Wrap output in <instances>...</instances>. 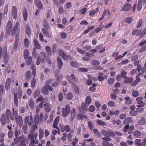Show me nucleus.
Here are the masks:
<instances>
[{
  "mask_svg": "<svg viewBox=\"0 0 146 146\" xmlns=\"http://www.w3.org/2000/svg\"><path fill=\"white\" fill-rule=\"evenodd\" d=\"M25 137L23 136H20L19 137H17L14 139V141L15 143H17L21 141L20 143L19 144L18 146H26V144L25 143Z\"/></svg>",
  "mask_w": 146,
  "mask_h": 146,
  "instance_id": "obj_1",
  "label": "nucleus"
},
{
  "mask_svg": "<svg viewBox=\"0 0 146 146\" xmlns=\"http://www.w3.org/2000/svg\"><path fill=\"white\" fill-rule=\"evenodd\" d=\"M70 112V106L68 105H66L65 108H63L62 110V113L63 116L66 117Z\"/></svg>",
  "mask_w": 146,
  "mask_h": 146,
  "instance_id": "obj_2",
  "label": "nucleus"
},
{
  "mask_svg": "<svg viewBox=\"0 0 146 146\" xmlns=\"http://www.w3.org/2000/svg\"><path fill=\"white\" fill-rule=\"evenodd\" d=\"M43 119V114L41 113L39 116L38 114H36L35 117L34 121L36 124H38L39 121H42Z\"/></svg>",
  "mask_w": 146,
  "mask_h": 146,
  "instance_id": "obj_3",
  "label": "nucleus"
},
{
  "mask_svg": "<svg viewBox=\"0 0 146 146\" xmlns=\"http://www.w3.org/2000/svg\"><path fill=\"white\" fill-rule=\"evenodd\" d=\"M66 78L71 84H73L74 82L77 81L76 77L73 74H71L70 76H66Z\"/></svg>",
  "mask_w": 146,
  "mask_h": 146,
  "instance_id": "obj_4",
  "label": "nucleus"
},
{
  "mask_svg": "<svg viewBox=\"0 0 146 146\" xmlns=\"http://www.w3.org/2000/svg\"><path fill=\"white\" fill-rule=\"evenodd\" d=\"M48 90L52 91V88L50 86L47 85H46L43 87L42 90V92L44 94L48 93Z\"/></svg>",
  "mask_w": 146,
  "mask_h": 146,
  "instance_id": "obj_5",
  "label": "nucleus"
},
{
  "mask_svg": "<svg viewBox=\"0 0 146 146\" xmlns=\"http://www.w3.org/2000/svg\"><path fill=\"white\" fill-rule=\"evenodd\" d=\"M131 5L130 4L127 3L123 6L122 10L125 11H128L131 8Z\"/></svg>",
  "mask_w": 146,
  "mask_h": 146,
  "instance_id": "obj_6",
  "label": "nucleus"
},
{
  "mask_svg": "<svg viewBox=\"0 0 146 146\" xmlns=\"http://www.w3.org/2000/svg\"><path fill=\"white\" fill-rule=\"evenodd\" d=\"M12 27L13 26L11 22L9 21L6 28L7 31L8 33L9 34L11 32L12 29Z\"/></svg>",
  "mask_w": 146,
  "mask_h": 146,
  "instance_id": "obj_7",
  "label": "nucleus"
},
{
  "mask_svg": "<svg viewBox=\"0 0 146 146\" xmlns=\"http://www.w3.org/2000/svg\"><path fill=\"white\" fill-rule=\"evenodd\" d=\"M29 117L28 116H26L25 119V121L27 124L30 125L33 122V119L32 116L30 117V121H29Z\"/></svg>",
  "mask_w": 146,
  "mask_h": 146,
  "instance_id": "obj_8",
  "label": "nucleus"
},
{
  "mask_svg": "<svg viewBox=\"0 0 146 146\" xmlns=\"http://www.w3.org/2000/svg\"><path fill=\"white\" fill-rule=\"evenodd\" d=\"M12 13L13 18L16 19L17 17V8L15 6H13L12 7Z\"/></svg>",
  "mask_w": 146,
  "mask_h": 146,
  "instance_id": "obj_9",
  "label": "nucleus"
},
{
  "mask_svg": "<svg viewBox=\"0 0 146 146\" xmlns=\"http://www.w3.org/2000/svg\"><path fill=\"white\" fill-rule=\"evenodd\" d=\"M59 119V117H57L56 118L55 121H54L53 124V127L54 128H56L58 130H59V128L57 126V125L58 123V121Z\"/></svg>",
  "mask_w": 146,
  "mask_h": 146,
  "instance_id": "obj_10",
  "label": "nucleus"
},
{
  "mask_svg": "<svg viewBox=\"0 0 146 146\" xmlns=\"http://www.w3.org/2000/svg\"><path fill=\"white\" fill-rule=\"evenodd\" d=\"M58 53L60 56L61 57H62L65 60H68V56L64 54L62 50H59Z\"/></svg>",
  "mask_w": 146,
  "mask_h": 146,
  "instance_id": "obj_11",
  "label": "nucleus"
},
{
  "mask_svg": "<svg viewBox=\"0 0 146 146\" xmlns=\"http://www.w3.org/2000/svg\"><path fill=\"white\" fill-rule=\"evenodd\" d=\"M36 5L38 7L39 9H43V6L42 4V3L40 0H35Z\"/></svg>",
  "mask_w": 146,
  "mask_h": 146,
  "instance_id": "obj_12",
  "label": "nucleus"
},
{
  "mask_svg": "<svg viewBox=\"0 0 146 146\" xmlns=\"http://www.w3.org/2000/svg\"><path fill=\"white\" fill-rule=\"evenodd\" d=\"M60 129L62 132H64V131H69L70 130V127L68 125L66 126L64 128L63 126H61L60 127Z\"/></svg>",
  "mask_w": 146,
  "mask_h": 146,
  "instance_id": "obj_13",
  "label": "nucleus"
},
{
  "mask_svg": "<svg viewBox=\"0 0 146 146\" xmlns=\"http://www.w3.org/2000/svg\"><path fill=\"white\" fill-rule=\"evenodd\" d=\"M17 94L19 99L21 98L22 94V88L20 86L18 87Z\"/></svg>",
  "mask_w": 146,
  "mask_h": 146,
  "instance_id": "obj_14",
  "label": "nucleus"
},
{
  "mask_svg": "<svg viewBox=\"0 0 146 146\" xmlns=\"http://www.w3.org/2000/svg\"><path fill=\"white\" fill-rule=\"evenodd\" d=\"M16 120L17 122L19 124L20 126L21 125L23 122V121L22 119V117L21 116L19 115L17 118H16Z\"/></svg>",
  "mask_w": 146,
  "mask_h": 146,
  "instance_id": "obj_15",
  "label": "nucleus"
},
{
  "mask_svg": "<svg viewBox=\"0 0 146 146\" xmlns=\"http://www.w3.org/2000/svg\"><path fill=\"white\" fill-rule=\"evenodd\" d=\"M133 79L132 78H129L127 77L124 78V81L125 83H130L133 81Z\"/></svg>",
  "mask_w": 146,
  "mask_h": 146,
  "instance_id": "obj_16",
  "label": "nucleus"
},
{
  "mask_svg": "<svg viewBox=\"0 0 146 146\" xmlns=\"http://www.w3.org/2000/svg\"><path fill=\"white\" fill-rule=\"evenodd\" d=\"M19 25V24L17 22L16 23L14 27L12 32L11 34L12 35H14L15 33L16 32L17 30Z\"/></svg>",
  "mask_w": 146,
  "mask_h": 146,
  "instance_id": "obj_17",
  "label": "nucleus"
},
{
  "mask_svg": "<svg viewBox=\"0 0 146 146\" xmlns=\"http://www.w3.org/2000/svg\"><path fill=\"white\" fill-rule=\"evenodd\" d=\"M1 121L3 125H4L6 123V119L5 114H3L1 115Z\"/></svg>",
  "mask_w": 146,
  "mask_h": 146,
  "instance_id": "obj_18",
  "label": "nucleus"
},
{
  "mask_svg": "<svg viewBox=\"0 0 146 146\" xmlns=\"http://www.w3.org/2000/svg\"><path fill=\"white\" fill-rule=\"evenodd\" d=\"M25 32L27 35L29 36H30L31 34V31L30 28L28 25H26L25 29Z\"/></svg>",
  "mask_w": 146,
  "mask_h": 146,
  "instance_id": "obj_19",
  "label": "nucleus"
},
{
  "mask_svg": "<svg viewBox=\"0 0 146 146\" xmlns=\"http://www.w3.org/2000/svg\"><path fill=\"white\" fill-rule=\"evenodd\" d=\"M13 114L12 115L11 117V119L13 120H14L16 118V117L17 115V111L16 110H14V109H13Z\"/></svg>",
  "mask_w": 146,
  "mask_h": 146,
  "instance_id": "obj_20",
  "label": "nucleus"
},
{
  "mask_svg": "<svg viewBox=\"0 0 146 146\" xmlns=\"http://www.w3.org/2000/svg\"><path fill=\"white\" fill-rule=\"evenodd\" d=\"M34 45L35 46L37 49L40 48V46L38 42L36 39H34Z\"/></svg>",
  "mask_w": 146,
  "mask_h": 146,
  "instance_id": "obj_21",
  "label": "nucleus"
},
{
  "mask_svg": "<svg viewBox=\"0 0 146 146\" xmlns=\"http://www.w3.org/2000/svg\"><path fill=\"white\" fill-rule=\"evenodd\" d=\"M11 81L10 78H8L6 80V88L8 89L10 86V83Z\"/></svg>",
  "mask_w": 146,
  "mask_h": 146,
  "instance_id": "obj_22",
  "label": "nucleus"
},
{
  "mask_svg": "<svg viewBox=\"0 0 146 146\" xmlns=\"http://www.w3.org/2000/svg\"><path fill=\"white\" fill-rule=\"evenodd\" d=\"M23 16L24 20H27L28 17V13L26 9H24L23 11Z\"/></svg>",
  "mask_w": 146,
  "mask_h": 146,
  "instance_id": "obj_23",
  "label": "nucleus"
},
{
  "mask_svg": "<svg viewBox=\"0 0 146 146\" xmlns=\"http://www.w3.org/2000/svg\"><path fill=\"white\" fill-rule=\"evenodd\" d=\"M103 14L105 16H106L107 17H108L110 15V13L109 10L107 9L104 10L103 13Z\"/></svg>",
  "mask_w": 146,
  "mask_h": 146,
  "instance_id": "obj_24",
  "label": "nucleus"
},
{
  "mask_svg": "<svg viewBox=\"0 0 146 146\" xmlns=\"http://www.w3.org/2000/svg\"><path fill=\"white\" fill-rule=\"evenodd\" d=\"M125 103L127 104H131L132 103L131 99L129 97H126L125 98Z\"/></svg>",
  "mask_w": 146,
  "mask_h": 146,
  "instance_id": "obj_25",
  "label": "nucleus"
},
{
  "mask_svg": "<svg viewBox=\"0 0 146 146\" xmlns=\"http://www.w3.org/2000/svg\"><path fill=\"white\" fill-rule=\"evenodd\" d=\"M44 106L45 107V109L47 112H48L50 110L51 108L48 103H45L44 104Z\"/></svg>",
  "mask_w": 146,
  "mask_h": 146,
  "instance_id": "obj_26",
  "label": "nucleus"
},
{
  "mask_svg": "<svg viewBox=\"0 0 146 146\" xmlns=\"http://www.w3.org/2000/svg\"><path fill=\"white\" fill-rule=\"evenodd\" d=\"M31 73L30 71H27L25 74V78L27 80H29L30 78Z\"/></svg>",
  "mask_w": 146,
  "mask_h": 146,
  "instance_id": "obj_27",
  "label": "nucleus"
},
{
  "mask_svg": "<svg viewBox=\"0 0 146 146\" xmlns=\"http://www.w3.org/2000/svg\"><path fill=\"white\" fill-rule=\"evenodd\" d=\"M104 74L102 73H100L98 74V79L100 81H102L104 80V77L102 76Z\"/></svg>",
  "mask_w": 146,
  "mask_h": 146,
  "instance_id": "obj_28",
  "label": "nucleus"
},
{
  "mask_svg": "<svg viewBox=\"0 0 146 146\" xmlns=\"http://www.w3.org/2000/svg\"><path fill=\"white\" fill-rule=\"evenodd\" d=\"M57 61L59 68H61L62 65V62L61 59L59 58H58Z\"/></svg>",
  "mask_w": 146,
  "mask_h": 146,
  "instance_id": "obj_29",
  "label": "nucleus"
},
{
  "mask_svg": "<svg viewBox=\"0 0 146 146\" xmlns=\"http://www.w3.org/2000/svg\"><path fill=\"white\" fill-rule=\"evenodd\" d=\"M142 0H139L138 2L137 9L138 11H140L142 7Z\"/></svg>",
  "mask_w": 146,
  "mask_h": 146,
  "instance_id": "obj_30",
  "label": "nucleus"
},
{
  "mask_svg": "<svg viewBox=\"0 0 146 146\" xmlns=\"http://www.w3.org/2000/svg\"><path fill=\"white\" fill-rule=\"evenodd\" d=\"M29 50L26 49L25 50L24 53V58L25 59H26L27 58L29 57Z\"/></svg>",
  "mask_w": 146,
  "mask_h": 146,
  "instance_id": "obj_31",
  "label": "nucleus"
},
{
  "mask_svg": "<svg viewBox=\"0 0 146 146\" xmlns=\"http://www.w3.org/2000/svg\"><path fill=\"white\" fill-rule=\"evenodd\" d=\"M39 139L40 140H41L43 138L44 135V132L43 130L40 129L39 130Z\"/></svg>",
  "mask_w": 146,
  "mask_h": 146,
  "instance_id": "obj_32",
  "label": "nucleus"
},
{
  "mask_svg": "<svg viewBox=\"0 0 146 146\" xmlns=\"http://www.w3.org/2000/svg\"><path fill=\"white\" fill-rule=\"evenodd\" d=\"M95 9H96L95 10L92 11L90 12L89 13V15L90 16H92L94 15H95L96 14V12H98V11H99V9L98 8H96Z\"/></svg>",
  "mask_w": 146,
  "mask_h": 146,
  "instance_id": "obj_33",
  "label": "nucleus"
},
{
  "mask_svg": "<svg viewBox=\"0 0 146 146\" xmlns=\"http://www.w3.org/2000/svg\"><path fill=\"white\" fill-rule=\"evenodd\" d=\"M139 75H138L136 77V80L135 81H134L132 83V85H135L137 84L138 82L140 81L141 79L140 78H139Z\"/></svg>",
  "mask_w": 146,
  "mask_h": 146,
  "instance_id": "obj_34",
  "label": "nucleus"
},
{
  "mask_svg": "<svg viewBox=\"0 0 146 146\" xmlns=\"http://www.w3.org/2000/svg\"><path fill=\"white\" fill-rule=\"evenodd\" d=\"M26 60V63L28 65H29L32 64H33L32 60V57L31 56H29L27 58Z\"/></svg>",
  "mask_w": 146,
  "mask_h": 146,
  "instance_id": "obj_35",
  "label": "nucleus"
},
{
  "mask_svg": "<svg viewBox=\"0 0 146 146\" xmlns=\"http://www.w3.org/2000/svg\"><path fill=\"white\" fill-rule=\"evenodd\" d=\"M115 79L114 78H109L108 79V83L109 84H112L114 82Z\"/></svg>",
  "mask_w": 146,
  "mask_h": 146,
  "instance_id": "obj_36",
  "label": "nucleus"
},
{
  "mask_svg": "<svg viewBox=\"0 0 146 146\" xmlns=\"http://www.w3.org/2000/svg\"><path fill=\"white\" fill-rule=\"evenodd\" d=\"M91 63L93 65H98L100 64L99 61L96 60H93L91 61Z\"/></svg>",
  "mask_w": 146,
  "mask_h": 146,
  "instance_id": "obj_37",
  "label": "nucleus"
},
{
  "mask_svg": "<svg viewBox=\"0 0 146 146\" xmlns=\"http://www.w3.org/2000/svg\"><path fill=\"white\" fill-rule=\"evenodd\" d=\"M3 57L4 59L5 62L6 63H7L9 59V56L7 53H5V55L3 56Z\"/></svg>",
  "mask_w": 146,
  "mask_h": 146,
  "instance_id": "obj_38",
  "label": "nucleus"
},
{
  "mask_svg": "<svg viewBox=\"0 0 146 146\" xmlns=\"http://www.w3.org/2000/svg\"><path fill=\"white\" fill-rule=\"evenodd\" d=\"M34 132V131H32V133H31L29 135L28 137L29 138L31 139V141H34V135H33V133Z\"/></svg>",
  "mask_w": 146,
  "mask_h": 146,
  "instance_id": "obj_39",
  "label": "nucleus"
},
{
  "mask_svg": "<svg viewBox=\"0 0 146 146\" xmlns=\"http://www.w3.org/2000/svg\"><path fill=\"white\" fill-rule=\"evenodd\" d=\"M135 144L137 145L140 146L142 145V143H141V140L140 139H137L135 140Z\"/></svg>",
  "mask_w": 146,
  "mask_h": 146,
  "instance_id": "obj_40",
  "label": "nucleus"
},
{
  "mask_svg": "<svg viewBox=\"0 0 146 146\" xmlns=\"http://www.w3.org/2000/svg\"><path fill=\"white\" fill-rule=\"evenodd\" d=\"M96 122L98 124L101 125H105L104 122L100 119L97 120Z\"/></svg>",
  "mask_w": 146,
  "mask_h": 146,
  "instance_id": "obj_41",
  "label": "nucleus"
},
{
  "mask_svg": "<svg viewBox=\"0 0 146 146\" xmlns=\"http://www.w3.org/2000/svg\"><path fill=\"white\" fill-rule=\"evenodd\" d=\"M96 84H93L92 86H91L89 90L90 91H93L96 90Z\"/></svg>",
  "mask_w": 146,
  "mask_h": 146,
  "instance_id": "obj_42",
  "label": "nucleus"
},
{
  "mask_svg": "<svg viewBox=\"0 0 146 146\" xmlns=\"http://www.w3.org/2000/svg\"><path fill=\"white\" fill-rule=\"evenodd\" d=\"M88 9L86 8L81 9L80 11V13L82 14H84L87 11Z\"/></svg>",
  "mask_w": 146,
  "mask_h": 146,
  "instance_id": "obj_43",
  "label": "nucleus"
},
{
  "mask_svg": "<svg viewBox=\"0 0 146 146\" xmlns=\"http://www.w3.org/2000/svg\"><path fill=\"white\" fill-rule=\"evenodd\" d=\"M95 109V107L93 105L90 106L88 108L89 110L91 112L94 111Z\"/></svg>",
  "mask_w": 146,
  "mask_h": 146,
  "instance_id": "obj_44",
  "label": "nucleus"
},
{
  "mask_svg": "<svg viewBox=\"0 0 146 146\" xmlns=\"http://www.w3.org/2000/svg\"><path fill=\"white\" fill-rule=\"evenodd\" d=\"M137 104H138L137 106L144 107L145 105L142 101H138Z\"/></svg>",
  "mask_w": 146,
  "mask_h": 146,
  "instance_id": "obj_45",
  "label": "nucleus"
},
{
  "mask_svg": "<svg viewBox=\"0 0 146 146\" xmlns=\"http://www.w3.org/2000/svg\"><path fill=\"white\" fill-rule=\"evenodd\" d=\"M145 119L142 118L141 120L138 121V123L139 124L141 125H144L145 123Z\"/></svg>",
  "mask_w": 146,
  "mask_h": 146,
  "instance_id": "obj_46",
  "label": "nucleus"
},
{
  "mask_svg": "<svg viewBox=\"0 0 146 146\" xmlns=\"http://www.w3.org/2000/svg\"><path fill=\"white\" fill-rule=\"evenodd\" d=\"M70 64L72 66L74 67H77L79 66L77 63L75 62H70Z\"/></svg>",
  "mask_w": 146,
  "mask_h": 146,
  "instance_id": "obj_47",
  "label": "nucleus"
},
{
  "mask_svg": "<svg viewBox=\"0 0 146 146\" xmlns=\"http://www.w3.org/2000/svg\"><path fill=\"white\" fill-rule=\"evenodd\" d=\"M88 123L89 128L91 130H92L94 128L93 123L91 121H88Z\"/></svg>",
  "mask_w": 146,
  "mask_h": 146,
  "instance_id": "obj_48",
  "label": "nucleus"
},
{
  "mask_svg": "<svg viewBox=\"0 0 146 146\" xmlns=\"http://www.w3.org/2000/svg\"><path fill=\"white\" fill-rule=\"evenodd\" d=\"M88 77L89 79H91L92 80L94 81H96L97 80L96 77L95 76H92L90 75H88Z\"/></svg>",
  "mask_w": 146,
  "mask_h": 146,
  "instance_id": "obj_49",
  "label": "nucleus"
},
{
  "mask_svg": "<svg viewBox=\"0 0 146 146\" xmlns=\"http://www.w3.org/2000/svg\"><path fill=\"white\" fill-rule=\"evenodd\" d=\"M73 97V95L72 93H68L67 95V98L69 100H71Z\"/></svg>",
  "mask_w": 146,
  "mask_h": 146,
  "instance_id": "obj_50",
  "label": "nucleus"
},
{
  "mask_svg": "<svg viewBox=\"0 0 146 146\" xmlns=\"http://www.w3.org/2000/svg\"><path fill=\"white\" fill-rule=\"evenodd\" d=\"M137 108L136 109L137 111L138 112H141L143 111L144 109L142 108L143 107L137 106Z\"/></svg>",
  "mask_w": 146,
  "mask_h": 146,
  "instance_id": "obj_51",
  "label": "nucleus"
},
{
  "mask_svg": "<svg viewBox=\"0 0 146 146\" xmlns=\"http://www.w3.org/2000/svg\"><path fill=\"white\" fill-rule=\"evenodd\" d=\"M93 27L94 26H91L89 27L88 29H86L85 31L84 32V33L85 34L88 33L91 29L93 28Z\"/></svg>",
  "mask_w": 146,
  "mask_h": 146,
  "instance_id": "obj_52",
  "label": "nucleus"
},
{
  "mask_svg": "<svg viewBox=\"0 0 146 146\" xmlns=\"http://www.w3.org/2000/svg\"><path fill=\"white\" fill-rule=\"evenodd\" d=\"M91 102V99L90 97V96H88L86 98V103L89 104Z\"/></svg>",
  "mask_w": 146,
  "mask_h": 146,
  "instance_id": "obj_53",
  "label": "nucleus"
},
{
  "mask_svg": "<svg viewBox=\"0 0 146 146\" xmlns=\"http://www.w3.org/2000/svg\"><path fill=\"white\" fill-rule=\"evenodd\" d=\"M40 93V90H37L35 91L34 93V96L35 98Z\"/></svg>",
  "mask_w": 146,
  "mask_h": 146,
  "instance_id": "obj_54",
  "label": "nucleus"
},
{
  "mask_svg": "<svg viewBox=\"0 0 146 146\" xmlns=\"http://www.w3.org/2000/svg\"><path fill=\"white\" fill-rule=\"evenodd\" d=\"M36 80L35 78L32 79L31 82V85L33 87H34L35 85Z\"/></svg>",
  "mask_w": 146,
  "mask_h": 146,
  "instance_id": "obj_55",
  "label": "nucleus"
},
{
  "mask_svg": "<svg viewBox=\"0 0 146 146\" xmlns=\"http://www.w3.org/2000/svg\"><path fill=\"white\" fill-rule=\"evenodd\" d=\"M132 34L133 35H134L136 34L137 35V36H139V30L137 29H136L134 31H133L132 33Z\"/></svg>",
  "mask_w": 146,
  "mask_h": 146,
  "instance_id": "obj_56",
  "label": "nucleus"
},
{
  "mask_svg": "<svg viewBox=\"0 0 146 146\" xmlns=\"http://www.w3.org/2000/svg\"><path fill=\"white\" fill-rule=\"evenodd\" d=\"M108 105L109 106L113 107L115 106V104L113 102L110 101L108 102Z\"/></svg>",
  "mask_w": 146,
  "mask_h": 146,
  "instance_id": "obj_57",
  "label": "nucleus"
},
{
  "mask_svg": "<svg viewBox=\"0 0 146 146\" xmlns=\"http://www.w3.org/2000/svg\"><path fill=\"white\" fill-rule=\"evenodd\" d=\"M78 140L77 138H75L74 139L73 141L72 142V144L73 146H75V145L78 143Z\"/></svg>",
  "mask_w": 146,
  "mask_h": 146,
  "instance_id": "obj_58",
  "label": "nucleus"
},
{
  "mask_svg": "<svg viewBox=\"0 0 146 146\" xmlns=\"http://www.w3.org/2000/svg\"><path fill=\"white\" fill-rule=\"evenodd\" d=\"M29 106L30 107L33 108L34 106V102L32 99H31L29 101Z\"/></svg>",
  "mask_w": 146,
  "mask_h": 146,
  "instance_id": "obj_59",
  "label": "nucleus"
},
{
  "mask_svg": "<svg viewBox=\"0 0 146 146\" xmlns=\"http://www.w3.org/2000/svg\"><path fill=\"white\" fill-rule=\"evenodd\" d=\"M14 101L16 104H17L18 103V99L17 97V93H15L14 95Z\"/></svg>",
  "mask_w": 146,
  "mask_h": 146,
  "instance_id": "obj_60",
  "label": "nucleus"
},
{
  "mask_svg": "<svg viewBox=\"0 0 146 146\" xmlns=\"http://www.w3.org/2000/svg\"><path fill=\"white\" fill-rule=\"evenodd\" d=\"M134 135L138 137L141 135L140 132L138 131H136L133 133Z\"/></svg>",
  "mask_w": 146,
  "mask_h": 146,
  "instance_id": "obj_61",
  "label": "nucleus"
},
{
  "mask_svg": "<svg viewBox=\"0 0 146 146\" xmlns=\"http://www.w3.org/2000/svg\"><path fill=\"white\" fill-rule=\"evenodd\" d=\"M146 34V28H145L140 35V37H143Z\"/></svg>",
  "mask_w": 146,
  "mask_h": 146,
  "instance_id": "obj_62",
  "label": "nucleus"
},
{
  "mask_svg": "<svg viewBox=\"0 0 146 146\" xmlns=\"http://www.w3.org/2000/svg\"><path fill=\"white\" fill-rule=\"evenodd\" d=\"M24 43L26 46H28L29 44V42L27 38H25L24 40Z\"/></svg>",
  "mask_w": 146,
  "mask_h": 146,
  "instance_id": "obj_63",
  "label": "nucleus"
},
{
  "mask_svg": "<svg viewBox=\"0 0 146 146\" xmlns=\"http://www.w3.org/2000/svg\"><path fill=\"white\" fill-rule=\"evenodd\" d=\"M59 100L60 101H62L63 99V96L62 94L61 93H60L58 95Z\"/></svg>",
  "mask_w": 146,
  "mask_h": 146,
  "instance_id": "obj_64",
  "label": "nucleus"
}]
</instances>
